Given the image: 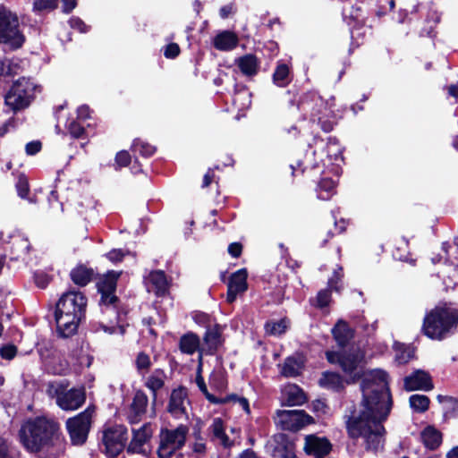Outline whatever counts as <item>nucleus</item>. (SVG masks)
<instances>
[{"label": "nucleus", "instance_id": "nucleus-1", "mask_svg": "<svg viewBox=\"0 0 458 458\" xmlns=\"http://www.w3.org/2000/svg\"><path fill=\"white\" fill-rule=\"evenodd\" d=\"M387 378V374L381 369L364 373L360 408L345 416L349 436L362 438L365 448L369 451L377 452L384 445L383 422L388 418L393 405Z\"/></svg>", "mask_w": 458, "mask_h": 458}, {"label": "nucleus", "instance_id": "nucleus-2", "mask_svg": "<svg viewBox=\"0 0 458 458\" xmlns=\"http://www.w3.org/2000/svg\"><path fill=\"white\" fill-rule=\"evenodd\" d=\"M20 440L24 448L38 458H59L66 448L61 426L55 419L38 416L21 427Z\"/></svg>", "mask_w": 458, "mask_h": 458}, {"label": "nucleus", "instance_id": "nucleus-3", "mask_svg": "<svg viewBox=\"0 0 458 458\" xmlns=\"http://www.w3.org/2000/svg\"><path fill=\"white\" fill-rule=\"evenodd\" d=\"M87 299L80 292H68L59 299L55 309L57 331L63 337L73 335L85 317Z\"/></svg>", "mask_w": 458, "mask_h": 458}, {"label": "nucleus", "instance_id": "nucleus-4", "mask_svg": "<svg viewBox=\"0 0 458 458\" xmlns=\"http://www.w3.org/2000/svg\"><path fill=\"white\" fill-rule=\"evenodd\" d=\"M458 324V311L449 307H436L424 318L422 330L434 340L447 337Z\"/></svg>", "mask_w": 458, "mask_h": 458}, {"label": "nucleus", "instance_id": "nucleus-5", "mask_svg": "<svg viewBox=\"0 0 458 458\" xmlns=\"http://www.w3.org/2000/svg\"><path fill=\"white\" fill-rule=\"evenodd\" d=\"M25 39L17 14L4 6H0V44L16 50L23 46Z\"/></svg>", "mask_w": 458, "mask_h": 458}, {"label": "nucleus", "instance_id": "nucleus-6", "mask_svg": "<svg viewBox=\"0 0 458 458\" xmlns=\"http://www.w3.org/2000/svg\"><path fill=\"white\" fill-rule=\"evenodd\" d=\"M189 427L180 424L175 428H162L159 434V445L157 455L159 458H170L186 443Z\"/></svg>", "mask_w": 458, "mask_h": 458}, {"label": "nucleus", "instance_id": "nucleus-7", "mask_svg": "<svg viewBox=\"0 0 458 458\" xmlns=\"http://www.w3.org/2000/svg\"><path fill=\"white\" fill-rule=\"evenodd\" d=\"M37 86L29 79L21 78L13 83L4 98L5 104L13 111L30 106L34 98Z\"/></svg>", "mask_w": 458, "mask_h": 458}, {"label": "nucleus", "instance_id": "nucleus-8", "mask_svg": "<svg viewBox=\"0 0 458 458\" xmlns=\"http://www.w3.org/2000/svg\"><path fill=\"white\" fill-rule=\"evenodd\" d=\"M48 394L55 398L56 404L64 411L80 408L85 402V392L82 388L65 390L61 383H51L47 389Z\"/></svg>", "mask_w": 458, "mask_h": 458}, {"label": "nucleus", "instance_id": "nucleus-9", "mask_svg": "<svg viewBox=\"0 0 458 458\" xmlns=\"http://www.w3.org/2000/svg\"><path fill=\"white\" fill-rule=\"evenodd\" d=\"M92 413L93 411L88 408L66 420V429L72 445H81L86 442L91 425Z\"/></svg>", "mask_w": 458, "mask_h": 458}, {"label": "nucleus", "instance_id": "nucleus-10", "mask_svg": "<svg viewBox=\"0 0 458 458\" xmlns=\"http://www.w3.org/2000/svg\"><path fill=\"white\" fill-rule=\"evenodd\" d=\"M127 439L128 432L124 426L115 425L106 428L102 435L106 454L109 458H115L123 451Z\"/></svg>", "mask_w": 458, "mask_h": 458}, {"label": "nucleus", "instance_id": "nucleus-11", "mask_svg": "<svg viewBox=\"0 0 458 458\" xmlns=\"http://www.w3.org/2000/svg\"><path fill=\"white\" fill-rule=\"evenodd\" d=\"M311 421L310 415L299 410L277 411L275 416L276 424L283 430L297 431Z\"/></svg>", "mask_w": 458, "mask_h": 458}, {"label": "nucleus", "instance_id": "nucleus-12", "mask_svg": "<svg viewBox=\"0 0 458 458\" xmlns=\"http://www.w3.org/2000/svg\"><path fill=\"white\" fill-rule=\"evenodd\" d=\"M326 355L331 364H338L344 372L349 375L357 370L361 360V356L356 352H327Z\"/></svg>", "mask_w": 458, "mask_h": 458}, {"label": "nucleus", "instance_id": "nucleus-13", "mask_svg": "<svg viewBox=\"0 0 458 458\" xmlns=\"http://www.w3.org/2000/svg\"><path fill=\"white\" fill-rule=\"evenodd\" d=\"M187 392L185 388L180 387L172 391L167 404V411L175 419L187 417Z\"/></svg>", "mask_w": 458, "mask_h": 458}, {"label": "nucleus", "instance_id": "nucleus-14", "mask_svg": "<svg viewBox=\"0 0 458 458\" xmlns=\"http://www.w3.org/2000/svg\"><path fill=\"white\" fill-rule=\"evenodd\" d=\"M133 437L128 445V452L147 454L149 452L148 442L152 435L149 425L144 424L139 429H132Z\"/></svg>", "mask_w": 458, "mask_h": 458}, {"label": "nucleus", "instance_id": "nucleus-15", "mask_svg": "<svg viewBox=\"0 0 458 458\" xmlns=\"http://www.w3.org/2000/svg\"><path fill=\"white\" fill-rule=\"evenodd\" d=\"M403 382L404 388L407 391H429L434 387L430 375L421 369H417L411 375L405 377Z\"/></svg>", "mask_w": 458, "mask_h": 458}, {"label": "nucleus", "instance_id": "nucleus-16", "mask_svg": "<svg viewBox=\"0 0 458 458\" xmlns=\"http://www.w3.org/2000/svg\"><path fill=\"white\" fill-rule=\"evenodd\" d=\"M179 348L182 353L192 355L196 352H199V370L202 368V359L205 352V347L200 346L199 338L193 333H187L181 336L179 341Z\"/></svg>", "mask_w": 458, "mask_h": 458}, {"label": "nucleus", "instance_id": "nucleus-17", "mask_svg": "<svg viewBox=\"0 0 458 458\" xmlns=\"http://www.w3.org/2000/svg\"><path fill=\"white\" fill-rule=\"evenodd\" d=\"M301 107L304 111L310 112V117L313 122H315L316 120H318V122H320V114H322L323 112L327 110V104L319 95L316 93H311L302 99L301 103Z\"/></svg>", "mask_w": 458, "mask_h": 458}, {"label": "nucleus", "instance_id": "nucleus-18", "mask_svg": "<svg viewBox=\"0 0 458 458\" xmlns=\"http://www.w3.org/2000/svg\"><path fill=\"white\" fill-rule=\"evenodd\" d=\"M304 450L308 454L322 458L331 451V444L325 437L309 435L305 437Z\"/></svg>", "mask_w": 458, "mask_h": 458}, {"label": "nucleus", "instance_id": "nucleus-19", "mask_svg": "<svg viewBox=\"0 0 458 458\" xmlns=\"http://www.w3.org/2000/svg\"><path fill=\"white\" fill-rule=\"evenodd\" d=\"M247 290V272L245 269H240L233 273L228 283V291L226 300L232 303L235 301L237 295Z\"/></svg>", "mask_w": 458, "mask_h": 458}, {"label": "nucleus", "instance_id": "nucleus-20", "mask_svg": "<svg viewBox=\"0 0 458 458\" xmlns=\"http://www.w3.org/2000/svg\"><path fill=\"white\" fill-rule=\"evenodd\" d=\"M145 280L148 291L156 295H164L168 290L169 283L162 270L151 271Z\"/></svg>", "mask_w": 458, "mask_h": 458}, {"label": "nucleus", "instance_id": "nucleus-21", "mask_svg": "<svg viewBox=\"0 0 458 458\" xmlns=\"http://www.w3.org/2000/svg\"><path fill=\"white\" fill-rule=\"evenodd\" d=\"M148 405V397L143 392H137L133 397L132 403L128 413L130 423H138L146 411Z\"/></svg>", "mask_w": 458, "mask_h": 458}, {"label": "nucleus", "instance_id": "nucleus-22", "mask_svg": "<svg viewBox=\"0 0 458 458\" xmlns=\"http://www.w3.org/2000/svg\"><path fill=\"white\" fill-rule=\"evenodd\" d=\"M210 438L213 442L217 443L224 447H230L233 442L229 439L225 432L224 421L221 418H215L208 427Z\"/></svg>", "mask_w": 458, "mask_h": 458}, {"label": "nucleus", "instance_id": "nucleus-23", "mask_svg": "<svg viewBox=\"0 0 458 458\" xmlns=\"http://www.w3.org/2000/svg\"><path fill=\"white\" fill-rule=\"evenodd\" d=\"M304 366V360L301 355L286 358L280 365V373L285 377H294L301 374Z\"/></svg>", "mask_w": 458, "mask_h": 458}, {"label": "nucleus", "instance_id": "nucleus-24", "mask_svg": "<svg viewBox=\"0 0 458 458\" xmlns=\"http://www.w3.org/2000/svg\"><path fill=\"white\" fill-rule=\"evenodd\" d=\"M332 335L339 346H345L353 336V331L346 321L339 319L332 328Z\"/></svg>", "mask_w": 458, "mask_h": 458}, {"label": "nucleus", "instance_id": "nucleus-25", "mask_svg": "<svg viewBox=\"0 0 458 458\" xmlns=\"http://www.w3.org/2000/svg\"><path fill=\"white\" fill-rule=\"evenodd\" d=\"M235 64L242 74L248 77L255 76L259 70V61L251 54L239 57L236 59Z\"/></svg>", "mask_w": 458, "mask_h": 458}, {"label": "nucleus", "instance_id": "nucleus-26", "mask_svg": "<svg viewBox=\"0 0 458 458\" xmlns=\"http://www.w3.org/2000/svg\"><path fill=\"white\" fill-rule=\"evenodd\" d=\"M222 330L218 325L208 328L204 336L205 352L204 354H213L221 344Z\"/></svg>", "mask_w": 458, "mask_h": 458}, {"label": "nucleus", "instance_id": "nucleus-27", "mask_svg": "<svg viewBox=\"0 0 458 458\" xmlns=\"http://www.w3.org/2000/svg\"><path fill=\"white\" fill-rule=\"evenodd\" d=\"M238 45L237 36L231 31H222L214 38V47L221 51H230Z\"/></svg>", "mask_w": 458, "mask_h": 458}, {"label": "nucleus", "instance_id": "nucleus-28", "mask_svg": "<svg viewBox=\"0 0 458 458\" xmlns=\"http://www.w3.org/2000/svg\"><path fill=\"white\" fill-rule=\"evenodd\" d=\"M284 398L286 405H301L306 401L303 391L296 385H289L284 389Z\"/></svg>", "mask_w": 458, "mask_h": 458}, {"label": "nucleus", "instance_id": "nucleus-29", "mask_svg": "<svg viewBox=\"0 0 458 458\" xmlns=\"http://www.w3.org/2000/svg\"><path fill=\"white\" fill-rule=\"evenodd\" d=\"M421 440L426 447L434 450L441 444L442 435L437 428L428 426L421 432Z\"/></svg>", "mask_w": 458, "mask_h": 458}, {"label": "nucleus", "instance_id": "nucleus-30", "mask_svg": "<svg viewBox=\"0 0 458 458\" xmlns=\"http://www.w3.org/2000/svg\"><path fill=\"white\" fill-rule=\"evenodd\" d=\"M165 377L162 369H155L148 377L146 386L152 391L154 400L157 398V392L163 388Z\"/></svg>", "mask_w": 458, "mask_h": 458}, {"label": "nucleus", "instance_id": "nucleus-31", "mask_svg": "<svg viewBox=\"0 0 458 458\" xmlns=\"http://www.w3.org/2000/svg\"><path fill=\"white\" fill-rule=\"evenodd\" d=\"M233 103L241 110L249 108L251 104V93L244 86L235 88Z\"/></svg>", "mask_w": 458, "mask_h": 458}, {"label": "nucleus", "instance_id": "nucleus-32", "mask_svg": "<svg viewBox=\"0 0 458 458\" xmlns=\"http://www.w3.org/2000/svg\"><path fill=\"white\" fill-rule=\"evenodd\" d=\"M291 80L289 66L286 64L278 63L273 73V82L278 87H285Z\"/></svg>", "mask_w": 458, "mask_h": 458}, {"label": "nucleus", "instance_id": "nucleus-33", "mask_svg": "<svg viewBox=\"0 0 458 458\" xmlns=\"http://www.w3.org/2000/svg\"><path fill=\"white\" fill-rule=\"evenodd\" d=\"M92 275V269L87 268L84 266H78L72 270L71 278L74 284L84 286L90 282Z\"/></svg>", "mask_w": 458, "mask_h": 458}, {"label": "nucleus", "instance_id": "nucleus-34", "mask_svg": "<svg viewBox=\"0 0 458 458\" xmlns=\"http://www.w3.org/2000/svg\"><path fill=\"white\" fill-rule=\"evenodd\" d=\"M120 273L110 271L98 284L100 293H114Z\"/></svg>", "mask_w": 458, "mask_h": 458}, {"label": "nucleus", "instance_id": "nucleus-35", "mask_svg": "<svg viewBox=\"0 0 458 458\" xmlns=\"http://www.w3.org/2000/svg\"><path fill=\"white\" fill-rule=\"evenodd\" d=\"M322 387L339 390L343 387V380L339 374L335 372H325L319 379Z\"/></svg>", "mask_w": 458, "mask_h": 458}, {"label": "nucleus", "instance_id": "nucleus-36", "mask_svg": "<svg viewBox=\"0 0 458 458\" xmlns=\"http://www.w3.org/2000/svg\"><path fill=\"white\" fill-rule=\"evenodd\" d=\"M336 182L329 178H323L318 185V196L319 199L327 200L334 195Z\"/></svg>", "mask_w": 458, "mask_h": 458}, {"label": "nucleus", "instance_id": "nucleus-37", "mask_svg": "<svg viewBox=\"0 0 458 458\" xmlns=\"http://www.w3.org/2000/svg\"><path fill=\"white\" fill-rule=\"evenodd\" d=\"M282 441H276L272 449L273 458H294L292 445L281 437Z\"/></svg>", "mask_w": 458, "mask_h": 458}, {"label": "nucleus", "instance_id": "nucleus-38", "mask_svg": "<svg viewBox=\"0 0 458 458\" xmlns=\"http://www.w3.org/2000/svg\"><path fill=\"white\" fill-rule=\"evenodd\" d=\"M59 0H34L32 12L36 14L50 13L58 7Z\"/></svg>", "mask_w": 458, "mask_h": 458}, {"label": "nucleus", "instance_id": "nucleus-39", "mask_svg": "<svg viewBox=\"0 0 458 458\" xmlns=\"http://www.w3.org/2000/svg\"><path fill=\"white\" fill-rule=\"evenodd\" d=\"M131 150L134 154H139L141 157H148L156 152V147L142 140L136 139L131 145Z\"/></svg>", "mask_w": 458, "mask_h": 458}, {"label": "nucleus", "instance_id": "nucleus-40", "mask_svg": "<svg viewBox=\"0 0 458 458\" xmlns=\"http://www.w3.org/2000/svg\"><path fill=\"white\" fill-rule=\"evenodd\" d=\"M327 154L330 161L337 162L342 160V148L335 138H328L327 143Z\"/></svg>", "mask_w": 458, "mask_h": 458}, {"label": "nucleus", "instance_id": "nucleus-41", "mask_svg": "<svg viewBox=\"0 0 458 458\" xmlns=\"http://www.w3.org/2000/svg\"><path fill=\"white\" fill-rule=\"evenodd\" d=\"M196 385L198 386L199 389L201 391V393L205 395V397L212 403L218 404V403H225V399L217 398L211 394L208 391V387L206 386V383L204 381L203 377L201 376V369L197 370V377L195 379Z\"/></svg>", "mask_w": 458, "mask_h": 458}, {"label": "nucleus", "instance_id": "nucleus-42", "mask_svg": "<svg viewBox=\"0 0 458 458\" xmlns=\"http://www.w3.org/2000/svg\"><path fill=\"white\" fill-rule=\"evenodd\" d=\"M289 326L286 319L283 318L278 321H269L266 324V332L271 335H280L285 332Z\"/></svg>", "mask_w": 458, "mask_h": 458}, {"label": "nucleus", "instance_id": "nucleus-43", "mask_svg": "<svg viewBox=\"0 0 458 458\" xmlns=\"http://www.w3.org/2000/svg\"><path fill=\"white\" fill-rule=\"evenodd\" d=\"M410 405L414 411L423 412L428 408L429 399L426 395L412 394L410 397Z\"/></svg>", "mask_w": 458, "mask_h": 458}, {"label": "nucleus", "instance_id": "nucleus-44", "mask_svg": "<svg viewBox=\"0 0 458 458\" xmlns=\"http://www.w3.org/2000/svg\"><path fill=\"white\" fill-rule=\"evenodd\" d=\"M414 356V351L410 346L398 345L395 349V360L399 364L407 363Z\"/></svg>", "mask_w": 458, "mask_h": 458}, {"label": "nucleus", "instance_id": "nucleus-45", "mask_svg": "<svg viewBox=\"0 0 458 458\" xmlns=\"http://www.w3.org/2000/svg\"><path fill=\"white\" fill-rule=\"evenodd\" d=\"M18 64L8 58H0V77L12 76L18 72Z\"/></svg>", "mask_w": 458, "mask_h": 458}, {"label": "nucleus", "instance_id": "nucleus-46", "mask_svg": "<svg viewBox=\"0 0 458 458\" xmlns=\"http://www.w3.org/2000/svg\"><path fill=\"white\" fill-rule=\"evenodd\" d=\"M135 365L138 372L140 375H145L151 367L150 357L143 352H139L135 360Z\"/></svg>", "mask_w": 458, "mask_h": 458}, {"label": "nucleus", "instance_id": "nucleus-47", "mask_svg": "<svg viewBox=\"0 0 458 458\" xmlns=\"http://www.w3.org/2000/svg\"><path fill=\"white\" fill-rule=\"evenodd\" d=\"M353 320L355 326L361 328L367 335L372 334L377 328L376 322L369 324L368 318L363 315L355 317Z\"/></svg>", "mask_w": 458, "mask_h": 458}, {"label": "nucleus", "instance_id": "nucleus-48", "mask_svg": "<svg viewBox=\"0 0 458 458\" xmlns=\"http://www.w3.org/2000/svg\"><path fill=\"white\" fill-rule=\"evenodd\" d=\"M117 301V298L114 293H101L100 305L106 307V311H110L113 314H116L113 304Z\"/></svg>", "mask_w": 458, "mask_h": 458}, {"label": "nucleus", "instance_id": "nucleus-49", "mask_svg": "<svg viewBox=\"0 0 458 458\" xmlns=\"http://www.w3.org/2000/svg\"><path fill=\"white\" fill-rule=\"evenodd\" d=\"M0 458H19L18 453L10 449L6 441L0 438Z\"/></svg>", "mask_w": 458, "mask_h": 458}, {"label": "nucleus", "instance_id": "nucleus-50", "mask_svg": "<svg viewBox=\"0 0 458 458\" xmlns=\"http://www.w3.org/2000/svg\"><path fill=\"white\" fill-rule=\"evenodd\" d=\"M331 301V293H330V291L326 289V290H321L318 292V295H317V306L319 307V308H324V307H327L329 302Z\"/></svg>", "mask_w": 458, "mask_h": 458}, {"label": "nucleus", "instance_id": "nucleus-51", "mask_svg": "<svg viewBox=\"0 0 458 458\" xmlns=\"http://www.w3.org/2000/svg\"><path fill=\"white\" fill-rule=\"evenodd\" d=\"M17 352V348L13 344H7L0 348V355L3 359L12 360Z\"/></svg>", "mask_w": 458, "mask_h": 458}, {"label": "nucleus", "instance_id": "nucleus-52", "mask_svg": "<svg viewBox=\"0 0 458 458\" xmlns=\"http://www.w3.org/2000/svg\"><path fill=\"white\" fill-rule=\"evenodd\" d=\"M68 131L74 138H81L84 133V127L76 121H72L68 124Z\"/></svg>", "mask_w": 458, "mask_h": 458}, {"label": "nucleus", "instance_id": "nucleus-53", "mask_svg": "<svg viewBox=\"0 0 458 458\" xmlns=\"http://www.w3.org/2000/svg\"><path fill=\"white\" fill-rule=\"evenodd\" d=\"M18 195L24 199L29 193V182L25 177H20L16 184Z\"/></svg>", "mask_w": 458, "mask_h": 458}, {"label": "nucleus", "instance_id": "nucleus-54", "mask_svg": "<svg viewBox=\"0 0 458 458\" xmlns=\"http://www.w3.org/2000/svg\"><path fill=\"white\" fill-rule=\"evenodd\" d=\"M130 161H131V156L127 151L123 150L116 154L115 163L119 167L127 166L129 165Z\"/></svg>", "mask_w": 458, "mask_h": 458}, {"label": "nucleus", "instance_id": "nucleus-55", "mask_svg": "<svg viewBox=\"0 0 458 458\" xmlns=\"http://www.w3.org/2000/svg\"><path fill=\"white\" fill-rule=\"evenodd\" d=\"M226 402L228 401H233L236 404L239 405V407H241L243 411H245L247 413H250V405H249V402L246 398L244 397H238L236 395H232V396H228L226 398H225Z\"/></svg>", "mask_w": 458, "mask_h": 458}, {"label": "nucleus", "instance_id": "nucleus-56", "mask_svg": "<svg viewBox=\"0 0 458 458\" xmlns=\"http://www.w3.org/2000/svg\"><path fill=\"white\" fill-rule=\"evenodd\" d=\"M69 23L72 29L78 30L81 33L88 31V26L78 17L71 18Z\"/></svg>", "mask_w": 458, "mask_h": 458}, {"label": "nucleus", "instance_id": "nucleus-57", "mask_svg": "<svg viewBox=\"0 0 458 458\" xmlns=\"http://www.w3.org/2000/svg\"><path fill=\"white\" fill-rule=\"evenodd\" d=\"M343 276V268L338 267L337 269L334 271V276L328 280L329 287L335 289V291H339V287L336 285L337 281H339Z\"/></svg>", "mask_w": 458, "mask_h": 458}, {"label": "nucleus", "instance_id": "nucleus-58", "mask_svg": "<svg viewBox=\"0 0 458 458\" xmlns=\"http://www.w3.org/2000/svg\"><path fill=\"white\" fill-rule=\"evenodd\" d=\"M180 53V47L175 43L167 45L165 48L164 55L166 58H174Z\"/></svg>", "mask_w": 458, "mask_h": 458}, {"label": "nucleus", "instance_id": "nucleus-59", "mask_svg": "<svg viewBox=\"0 0 458 458\" xmlns=\"http://www.w3.org/2000/svg\"><path fill=\"white\" fill-rule=\"evenodd\" d=\"M41 149V142L40 141H31L26 144L25 150L28 155H35L39 152Z\"/></svg>", "mask_w": 458, "mask_h": 458}, {"label": "nucleus", "instance_id": "nucleus-60", "mask_svg": "<svg viewBox=\"0 0 458 458\" xmlns=\"http://www.w3.org/2000/svg\"><path fill=\"white\" fill-rule=\"evenodd\" d=\"M124 255L125 253L122 250H112L106 254V257L112 262H119Z\"/></svg>", "mask_w": 458, "mask_h": 458}, {"label": "nucleus", "instance_id": "nucleus-61", "mask_svg": "<svg viewBox=\"0 0 458 458\" xmlns=\"http://www.w3.org/2000/svg\"><path fill=\"white\" fill-rule=\"evenodd\" d=\"M192 451L196 454V458H199L206 452V444L202 441H196L192 445Z\"/></svg>", "mask_w": 458, "mask_h": 458}, {"label": "nucleus", "instance_id": "nucleus-62", "mask_svg": "<svg viewBox=\"0 0 458 458\" xmlns=\"http://www.w3.org/2000/svg\"><path fill=\"white\" fill-rule=\"evenodd\" d=\"M90 117V110L88 106H81L77 109V119L84 121Z\"/></svg>", "mask_w": 458, "mask_h": 458}, {"label": "nucleus", "instance_id": "nucleus-63", "mask_svg": "<svg viewBox=\"0 0 458 458\" xmlns=\"http://www.w3.org/2000/svg\"><path fill=\"white\" fill-rule=\"evenodd\" d=\"M228 252L233 258H238L242 253V245L237 242L231 243L228 247Z\"/></svg>", "mask_w": 458, "mask_h": 458}, {"label": "nucleus", "instance_id": "nucleus-64", "mask_svg": "<svg viewBox=\"0 0 458 458\" xmlns=\"http://www.w3.org/2000/svg\"><path fill=\"white\" fill-rule=\"evenodd\" d=\"M64 13H71L77 5V0H62Z\"/></svg>", "mask_w": 458, "mask_h": 458}]
</instances>
